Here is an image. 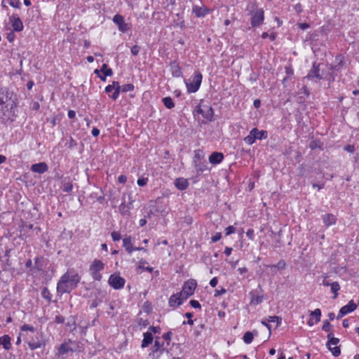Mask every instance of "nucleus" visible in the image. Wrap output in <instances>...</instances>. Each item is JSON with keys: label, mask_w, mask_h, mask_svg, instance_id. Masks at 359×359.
<instances>
[{"label": "nucleus", "mask_w": 359, "mask_h": 359, "mask_svg": "<svg viewBox=\"0 0 359 359\" xmlns=\"http://www.w3.org/2000/svg\"><path fill=\"white\" fill-rule=\"evenodd\" d=\"M236 231V228L233 226H229L225 229L226 236H229L231 233H233Z\"/></svg>", "instance_id": "13d9d810"}, {"label": "nucleus", "mask_w": 359, "mask_h": 359, "mask_svg": "<svg viewBox=\"0 0 359 359\" xmlns=\"http://www.w3.org/2000/svg\"><path fill=\"white\" fill-rule=\"evenodd\" d=\"M7 1L13 8H18L20 7L21 3L20 0H7Z\"/></svg>", "instance_id": "3c124183"}, {"label": "nucleus", "mask_w": 359, "mask_h": 359, "mask_svg": "<svg viewBox=\"0 0 359 359\" xmlns=\"http://www.w3.org/2000/svg\"><path fill=\"white\" fill-rule=\"evenodd\" d=\"M70 344H72V341L69 339L68 341H65L58 348V354L65 355L68 352H74V350L70 346Z\"/></svg>", "instance_id": "a211bd4d"}, {"label": "nucleus", "mask_w": 359, "mask_h": 359, "mask_svg": "<svg viewBox=\"0 0 359 359\" xmlns=\"http://www.w3.org/2000/svg\"><path fill=\"white\" fill-rule=\"evenodd\" d=\"M0 342L5 350H9L11 348V337L8 334L0 337Z\"/></svg>", "instance_id": "c756f323"}, {"label": "nucleus", "mask_w": 359, "mask_h": 359, "mask_svg": "<svg viewBox=\"0 0 359 359\" xmlns=\"http://www.w3.org/2000/svg\"><path fill=\"white\" fill-rule=\"evenodd\" d=\"M150 206L156 212L161 214L167 212V205L163 203L161 197H158L156 200H151L150 201Z\"/></svg>", "instance_id": "1a4fd4ad"}, {"label": "nucleus", "mask_w": 359, "mask_h": 359, "mask_svg": "<svg viewBox=\"0 0 359 359\" xmlns=\"http://www.w3.org/2000/svg\"><path fill=\"white\" fill-rule=\"evenodd\" d=\"M224 159V154L221 152L214 151L209 156V161L212 164H219Z\"/></svg>", "instance_id": "6ab92c4d"}, {"label": "nucleus", "mask_w": 359, "mask_h": 359, "mask_svg": "<svg viewBox=\"0 0 359 359\" xmlns=\"http://www.w3.org/2000/svg\"><path fill=\"white\" fill-rule=\"evenodd\" d=\"M16 96L7 88H0V123L7 124L15 121Z\"/></svg>", "instance_id": "f257e3e1"}, {"label": "nucleus", "mask_w": 359, "mask_h": 359, "mask_svg": "<svg viewBox=\"0 0 359 359\" xmlns=\"http://www.w3.org/2000/svg\"><path fill=\"white\" fill-rule=\"evenodd\" d=\"M168 304L170 307H176L182 304V299L179 297L178 293L173 294L170 296Z\"/></svg>", "instance_id": "b1692460"}, {"label": "nucleus", "mask_w": 359, "mask_h": 359, "mask_svg": "<svg viewBox=\"0 0 359 359\" xmlns=\"http://www.w3.org/2000/svg\"><path fill=\"white\" fill-rule=\"evenodd\" d=\"M125 283V279L116 273L111 274L108 280L109 285L115 290L123 288Z\"/></svg>", "instance_id": "6e6552de"}, {"label": "nucleus", "mask_w": 359, "mask_h": 359, "mask_svg": "<svg viewBox=\"0 0 359 359\" xmlns=\"http://www.w3.org/2000/svg\"><path fill=\"white\" fill-rule=\"evenodd\" d=\"M309 147L311 149H315L317 148L323 149V143L319 140H313L311 141L309 144Z\"/></svg>", "instance_id": "58836bf2"}, {"label": "nucleus", "mask_w": 359, "mask_h": 359, "mask_svg": "<svg viewBox=\"0 0 359 359\" xmlns=\"http://www.w3.org/2000/svg\"><path fill=\"white\" fill-rule=\"evenodd\" d=\"M9 21L12 25L13 31L21 32L23 29L24 26H23L22 22L21 21V20L18 14H15V13L13 14L9 18Z\"/></svg>", "instance_id": "ddd939ff"}, {"label": "nucleus", "mask_w": 359, "mask_h": 359, "mask_svg": "<svg viewBox=\"0 0 359 359\" xmlns=\"http://www.w3.org/2000/svg\"><path fill=\"white\" fill-rule=\"evenodd\" d=\"M130 207L126 204L125 195L122 197V202L119 206V212L123 216H128L130 214Z\"/></svg>", "instance_id": "4be33fe9"}, {"label": "nucleus", "mask_w": 359, "mask_h": 359, "mask_svg": "<svg viewBox=\"0 0 359 359\" xmlns=\"http://www.w3.org/2000/svg\"><path fill=\"white\" fill-rule=\"evenodd\" d=\"M81 277L74 271H67L60 278L57 284L58 293H70L80 282Z\"/></svg>", "instance_id": "f03ea898"}, {"label": "nucleus", "mask_w": 359, "mask_h": 359, "mask_svg": "<svg viewBox=\"0 0 359 359\" xmlns=\"http://www.w3.org/2000/svg\"><path fill=\"white\" fill-rule=\"evenodd\" d=\"M253 339L254 334L252 332L250 331L246 332L243 337V341L247 344H250Z\"/></svg>", "instance_id": "4c0bfd02"}, {"label": "nucleus", "mask_w": 359, "mask_h": 359, "mask_svg": "<svg viewBox=\"0 0 359 359\" xmlns=\"http://www.w3.org/2000/svg\"><path fill=\"white\" fill-rule=\"evenodd\" d=\"M162 102L165 107L169 109H172L175 107V103L170 97H165L163 98Z\"/></svg>", "instance_id": "473e14b6"}, {"label": "nucleus", "mask_w": 359, "mask_h": 359, "mask_svg": "<svg viewBox=\"0 0 359 359\" xmlns=\"http://www.w3.org/2000/svg\"><path fill=\"white\" fill-rule=\"evenodd\" d=\"M65 145L69 149H73L77 146V142L72 137H69V139L67 141Z\"/></svg>", "instance_id": "de8ad7c7"}, {"label": "nucleus", "mask_w": 359, "mask_h": 359, "mask_svg": "<svg viewBox=\"0 0 359 359\" xmlns=\"http://www.w3.org/2000/svg\"><path fill=\"white\" fill-rule=\"evenodd\" d=\"M174 184L175 187L180 191H184L187 189L189 187V182L187 180L183 177L177 178L174 182Z\"/></svg>", "instance_id": "aec40b11"}, {"label": "nucleus", "mask_w": 359, "mask_h": 359, "mask_svg": "<svg viewBox=\"0 0 359 359\" xmlns=\"http://www.w3.org/2000/svg\"><path fill=\"white\" fill-rule=\"evenodd\" d=\"M196 113L201 114L204 118L208 121L213 120L214 111L212 107L209 105H198L196 107L195 111Z\"/></svg>", "instance_id": "423d86ee"}, {"label": "nucleus", "mask_w": 359, "mask_h": 359, "mask_svg": "<svg viewBox=\"0 0 359 359\" xmlns=\"http://www.w3.org/2000/svg\"><path fill=\"white\" fill-rule=\"evenodd\" d=\"M252 133L255 134L257 140L266 139L268 137V133L266 130H259L257 128L252 129Z\"/></svg>", "instance_id": "7c9ffc66"}, {"label": "nucleus", "mask_w": 359, "mask_h": 359, "mask_svg": "<svg viewBox=\"0 0 359 359\" xmlns=\"http://www.w3.org/2000/svg\"><path fill=\"white\" fill-rule=\"evenodd\" d=\"M55 322L57 324H62L65 322V318L61 315H57L55 318Z\"/></svg>", "instance_id": "69168bd1"}, {"label": "nucleus", "mask_w": 359, "mask_h": 359, "mask_svg": "<svg viewBox=\"0 0 359 359\" xmlns=\"http://www.w3.org/2000/svg\"><path fill=\"white\" fill-rule=\"evenodd\" d=\"M134 90V85L133 83H127L121 86V91L127 93Z\"/></svg>", "instance_id": "a18cd8bd"}, {"label": "nucleus", "mask_w": 359, "mask_h": 359, "mask_svg": "<svg viewBox=\"0 0 359 359\" xmlns=\"http://www.w3.org/2000/svg\"><path fill=\"white\" fill-rule=\"evenodd\" d=\"M320 278H322V283H320V285H323V286H330L332 283H333V282L329 280V275L327 273L322 275L320 277L318 278V280Z\"/></svg>", "instance_id": "e433bc0d"}, {"label": "nucleus", "mask_w": 359, "mask_h": 359, "mask_svg": "<svg viewBox=\"0 0 359 359\" xmlns=\"http://www.w3.org/2000/svg\"><path fill=\"white\" fill-rule=\"evenodd\" d=\"M147 264V262L144 259H141L140 261H139V266H138V269H143V270H145L149 273H151L153 271H154V268L151 267V266H147V267H144V265Z\"/></svg>", "instance_id": "c9c22d12"}, {"label": "nucleus", "mask_w": 359, "mask_h": 359, "mask_svg": "<svg viewBox=\"0 0 359 359\" xmlns=\"http://www.w3.org/2000/svg\"><path fill=\"white\" fill-rule=\"evenodd\" d=\"M100 71L102 74H104V76H111L113 74V71L111 68L108 67L107 64H103L101 67Z\"/></svg>", "instance_id": "a19ab883"}, {"label": "nucleus", "mask_w": 359, "mask_h": 359, "mask_svg": "<svg viewBox=\"0 0 359 359\" xmlns=\"http://www.w3.org/2000/svg\"><path fill=\"white\" fill-rule=\"evenodd\" d=\"M339 342V339L338 338L334 337V339H332L331 340H327L326 346L327 348L332 352V354L334 357H338L341 354V350L339 346H335L334 348H332V345H337V344Z\"/></svg>", "instance_id": "4468645a"}, {"label": "nucleus", "mask_w": 359, "mask_h": 359, "mask_svg": "<svg viewBox=\"0 0 359 359\" xmlns=\"http://www.w3.org/2000/svg\"><path fill=\"white\" fill-rule=\"evenodd\" d=\"M357 308L356 304L353 302V300H351L348 302V304L342 306L341 309L344 311L346 314H348L353 311H355Z\"/></svg>", "instance_id": "c85d7f7f"}, {"label": "nucleus", "mask_w": 359, "mask_h": 359, "mask_svg": "<svg viewBox=\"0 0 359 359\" xmlns=\"http://www.w3.org/2000/svg\"><path fill=\"white\" fill-rule=\"evenodd\" d=\"M189 304L194 309H201V306L197 300L192 299L189 302Z\"/></svg>", "instance_id": "052dcab7"}, {"label": "nucleus", "mask_w": 359, "mask_h": 359, "mask_svg": "<svg viewBox=\"0 0 359 359\" xmlns=\"http://www.w3.org/2000/svg\"><path fill=\"white\" fill-rule=\"evenodd\" d=\"M267 320L269 323H276L277 327L280 326L282 323V318L277 316H269Z\"/></svg>", "instance_id": "37998d69"}, {"label": "nucleus", "mask_w": 359, "mask_h": 359, "mask_svg": "<svg viewBox=\"0 0 359 359\" xmlns=\"http://www.w3.org/2000/svg\"><path fill=\"white\" fill-rule=\"evenodd\" d=\"M158 337L155 340L154 344L152 347V353L159 352L162 354L163 352H168V351L163 347V343H160L158 340Z\"/></svg>", "instance_id": "bb28decb"}, {"label": "nucleus", "mask_w": 359, "mask_h": 359, "mask_svg": "<svg viewBox=\"0 0 359 359\" xmlns=\"http://www.w3.org/2000/svg\"><path fill=\"white\" fill-rule=\"evenodd\" d=\"M48 169V165L45 162L32 164L30 168L33 172H36L39 174H43L46 172Z\"/></svg>", "instance_id": "f3484780"}, {"label": "nucleus", "mask_w": 359, "mask_h": 359, "mask_svg": "<svg viewBox=\"0 0 359 359\" xmlns=\"http://www.w3.org/2000/svg\"><path fill=\"white\" fill-rule=\"evenodd\" d=\"M15 35L13 31L10 32L7 34L6 39L9 42H13L15 39Z\"/></svg>", "instance_id": "0e129e2a"}, {"label": "nucleus", "mask_w": 359, "mask_h": 359, "mask_svg": "<svg viewBox=\"0 0 359 359\" xmlns=\"http://www.w3.org/2000/svg\"><path fill=\"white\" fill-rule=\"evenodd\" d=\"M140 46L138 45H135L131 48V53L133 55H137L140 50Z\"/></svg>", "instance_id": "6e6d98bb"}, {"label": "nucleus", "mask_w": 359, "mask_h": 359, "mask_svg": "<svg viewBox=\"0 0 359 359\" xmlns=\"http://www.w3.org/2000/svg\"><path fill=\"white\" fill-rule=\"evenodd\" d=\"M285 69V73L287 74L288 77H290V76H292L293 74L294 71H293V68L291 65L286 66Z\"/></svg>", "instance_id": "680f3d73"}, {"label": "nucleus", "mask_w": 359, "mask_h": 359, "mask_svg": "<svg viewBox=\"0 0 359 359\" xmlns=\"http://www.w3.org/2000/svg\"><path fill=\"white\" fill-rule=\"evenodd\" d=\"M256 140L255 135L252 130L250 131L249 135L244 138L245 142L249 145L254 144Z\"/></svg>", "instance_id": "f704fd0d"}, {"label": "nucleus", "mask_w": 359, "mask_h": 359, "mask_svg": "<svg viewBox=\"0 0 359 359\" xmlns=\"http://www.w3.org/2000/svg\"><path fill=\"white\" fill-rule=\"evenodd\" d=\"M62 189L64 192L69 193L73 189V184L71 182H64L62 185Z\"/></svg>", "instance_id": "ea45409f"}, {"label": "nucleus", "mask_w": 359, "mask_h": 359, "mask_svg": "<svg viewBox=\"0 0 359 359\" xmlns=\"http://www.w3.org/2000/svg\"><path fill=\"white\" fill-rule=\"evenodd\" d=\"M41 296L43 299H46L48 302L51 301L52 294L47 287H43L42 289Z\"/></svg>", "instance_id": "79ce46f5"}, {"label": "nucleus", "mask_w": 359, "mask_h": 359, "mask_svg": "<svg viewBox=\"0 0 359 359\" xmlns=\"http://www.w3.org/2000/svg\"><path fill=\"white\" fill-rule=\"evenodd\" d=\"M246 235L250 240H254L255 234L253 229H249L246 232Z\"/></svg>", "instance_id": "774afa93"}, {"label": "nucleus", "mask_w": 359, "mask_h": 359, "mask_svg": "<svg viewBox=\"0 0 359 359\" xmlns=\"http://www.w3.org/2000/svg\"><path fill=\"white\" fill-rule=\"evenodd\" d=\"M322 219H323V224L326 226H330L331 225H333L337 222L336 217L333 214H331V213H327V214L323 215L322 216Z\"/></svg>", "instance_id": "412c9836"}, {"label": "nucleus", "mask_w": 359, "mask_h": 359, "mask_svg": "<svg viewBox=\"0 0 359 359\" xmlns=\"http://www.w3.org/2000/svg\"><path fill=\"white\" fill-rule=\"evenodd\" d=\"M250 304L252 305H258L261 304L264 299L263 295H256L254 292L252 291L250 292Z\"/></svg>", "instance_id": "cd10ccee"}, {"label": "nucleus", "mask_w": 359, "mask_h": 359, "mask_svg": "<svg viewBox=\"0 0 359 359\" xmlns=\"http://www.w3.org/2000/svg\"><path fill=\"white\" fill-rule=\"evenodd\" d=\"M123 245L129 254H131L134 251V247L132 244V237L130 236L123 239Z\"/></svg>", "instance_id": "393cba45"}, {"label": "nucleus", "mask_w": 359, "mask_h": 359, "mask_svg": "<svg viewBox=\"0 0 359 359\" xmlns=\"http://www.w3.org/2000/svg\"><path fill=\"white\" fill-rule=\"evenodd\" d=\"M332 325L330 323V322L327 320L323 321V325L322 326V330L325 332H330L332 330Z\"/></svg>", "instance_id": "49530a36"}, {"label": "nucleus", "mask_w": 359, "mask_h": 359, "mask_svg": "<svg viewBox=\"0 0 359 359\" xmlns=\"http://www.w3.org/2000/svg\"><path fill=\"white\" fill-rule=\"evenodd\" d=\"M105 264L101 260L95 259L89 267L90 273L94 280L100 281L102 276L101 271L104 269Z\"/></svg>", "instance_id": "20e7f679"}, {"label": "nucleus", "mask_w": 359, "mask_h": 359, "mask_svg": "<svg viewBox=\"0 0 359 359\" xmlns=\"http://www.w3.org/2000/svg\"><path fill=\"white\" fill-rule=\"evenodd\" d=\"M319 66L320 64H316V62H314L313 64L312 68L309 70L306 76H305V79L311 81H314V79H316V81L317 80H321L323 79V76L320 74Z\"/></svg>", "instance_id": "9d476101"}, {"label": "nucleus", "mask_w": 359, "mask_h": 359, "mask_svg": "<svg viewBox=\"0 0 359 359\" xmlns=\"http://www.w3.org/2000/svg\"><path fill=\"white\" fill-rule=\"evenodd\" d=\"M340 285L338 282L334 281L330 285L331 292L334 294L333 299H336L338 297V292L340 290Z\"/></svg>", "instance_id": "2f4dec72"}, {"label": "nucleus", "mask_w": 359, "mask_h": 359, "mask_svg": "<svg viewBox=\"0 0 359 359\" xmlns=\"http://www.w3.org/2000/svg\"><path fill=\"white\" fill-rule=\"evenodd\" d=\"M104 91L110 98L113 100H116L118 97L121 92L119 83L118 81H113L112 84L105 87Z\"/></svg>", "instance_id": "0eeeda50"}, {"label": "nucleus", "mask_w": 359, "mask_h": 359, "mask_svg": "<svg viewBox=\"0 0 359 359\" xmlns=\"http://www.w3.org/2000/svg\"><path fill=\"white\" fill-rule=\"evenodd\" d=\"M194 165L198 175H201L202 172L208 170L205 161L194 162Z\"/></svg>", "instance_id": "5701e85b"}, {"label": "nucleus", "mask_w": 359, "mask_h": 359, "mask_svg": "<svg viewBox=\"0 0 359 359\" xmlns=\"http://www.w3.org/2000/svg\"><path fill=\"white\" fill-rule=\"evenodd\" d=\"M143 336L144 339L142 341L141 346L142 348H146L152 343L154 338L151 332H144Z\"/></svg>", "instance_id": "a878e982"}, {"label": "nucleus", "mask_w": 359, "mask_h": 359, "mask_svg": "<svg viewBox=\"0 0 359 359\" xmlns=\"http://www.w3.org/2000/svg\"><path fill=\"white\" fill-rule=\"evenodd\" d=\"M221 238H222L221 233H217L215 235H214L211 238V240H212V242L215 243V242H217L218 241H219L221 239Z\"/></svg>", "instance_id": "338daca9"}, {"label": "nucleus", "mask_w": 359, "mask_h": 359, "mask_svg": "<svg viewBox=\"0 0 359 359\" xmlns=\"http://www.w3.org/2000/svg\"><path fill=\"white\" fill-rule=\"evenodd\" d=\"M147 182H148L147 178L142 177V178H139L137 180V183L140 187H143L147 184Z\"/></svg>", "instance_id": "bf43d9fd"}, {"label": "nucleus", "mask_w": 359, "mask_h": 359, "mask_svg": "<svg viewBox=\"0 0 359 359\" xmlns=\"http://www.w3.org/2000/svg\"><path fill=\"white\" fill-rule=\"evenodd\" d=\"M111 238H112L114 241H118L121 240V233L119 232H118V231H113L111 233Z\"/></svg>", "instance_id": "4d7b16f0"}, {"label": "nucleus", "mask_w": 359, "mask_h": 359, "mask_svg": "<svg viewBox=\"0 0 359 359\" xmlns=\"http://www.w3.org/2000/svg\"><path fill=\"white\" fill-rule=\"evenodd\" d=\"M196 286V281L194 279H189L184 283L182 291L183 294L186 293V297H191L194 294Z\"/></svg>", "instance_id": "9b49d317"}, {"label": "nucleus", "mask_w": 359, "mask_h": 359, "mask_svg": "<svg viewBox=\"0 0 359 359\" xmlns=\"http://www.w3.org/2000/svg\"><path fill=\"white\" fill-rule=\"evenodd\" d=\"M203 158V156L201 155V151H196L194 156L193 163L197 162V161H201Z\"/></svg>", "instance_id": "5fc2aeb1"}, {"label": "nucleus", "mask_w": 359, "mask_h": 359, "mask_svg": "<svg viewBox=\"0 0 359 359\" xmlns=\"http://www.w3.org/2000/svg\"><path fill=\"white\" fill-rule=\"evenodd\" d=\"M28 346L31 350H35L40 348L41 346V344L39 341H29Z\"/></svg>", "instance_id": "09e8293b"}, {"label": "nucleus", "mask_w": 359, "mask_h": 359, "mask_svg": "<svg viewBox=\"0 0 359 359\" xmlns=\"http://www.w3.org/2000/svg\"><path fill=\"white\" fill-rule=\"evenodd\" d=\"M285 262L283 259L280 260L276 265H273L271 267H276L277 269L282 270L285 268Z\"/></svg>", "instance_id": "864d4df0"}, {"label": "nucleus", "mask_w": 359, "mask_h": 359, "mask_svg": "<svg viewBox=\"0 0 359 359\" xmlns=\"http://www.w3.org/2000/svg\"><path fill=\"white\" fill-rule=\"evenodd\" d=\"M170 71L173 77H180L182 72L180 64L177 61L174 60L170 62Z\"/></svg>", "instance_id": "dca6fc26"}, {"label": "nucleus", "mask_w": 359, "mask_h": 359, "mask_svg": "<svg viewBox=\"0 0 359 359\" xmlns=\"http://www.w3.org/2000/svg\"><path fill=\"white\" fill-rule=\"evenodd\" d=\"M310 316L312 317V318L315 319V323H318L320 320L321 317V311L320 309H316L314 311H311L310 313Z\"/></svg>", "instance_id": "72a5a7b5"}, {"label": "nucleus", "mask_w": 359, "mask_h": 359, "mask_svg": "<svg viewBox=\"0 0 359 359\" xmlns=\"http://www.w3.org/2000/svg\"><path fill=\"white\" fill-rule=\"evenodd\" d=\"M20 329L22 331H30L32 332H34L36 330L35 327L28 324H24Z\"/></svg>", "instance_id": "8fccbe9b"}, {"label": "nucleus", "mask_w": 359, "mask_h": 359, "mask_svg": "<svg viewBox=\"0 0 359 359\" xmlns=\"http://www.w3.org/2000/svg\"><path fill=\"white\" fill-rule=\"evenodd\" d=\"M210 12V10L206 6H199L198 5H194L192 6V13L197 18H203Z\"/></svg>", "instance_id": "2eb2a0df"}, {"label": "nucleus", "mask_w": 359, "mask_h": 359, "mask_svg": "<svg viewBox=\"0 0 359 359\" xmlns=\"http://www.w3.org/2000/svg\"><path fill=\"white\" fill-rule=\"evenodd\" d=\"M202 79V74L198 72L194 74V75L189 80V81H185L188 93H193L198 91L201 86Z\"/></svg>", "instance_id": "39448f33"}, {"label": "nucleus", "mask_w": 359, "mask_h": 359, "mask_svg": "<svg viewBox=\"0 0 359 359\" xmlns=\"http://www.w3.org/2000/svg\"><path fill=\"white\" fill-rule=\"evenodd\" d=\"M226 292V290L222 287L220 290H216L215 291L214 297H217L218 296L225 294Z\"/></svg>", "instance_id": "e2e57ef3"}, {"label": "nucleus", "mask_w": 359, "mask_h": 359, "mask_svg": "<svg viewBox=\"0 0 359 359\" xmlns=\"http://www.w3.org/2000/svg\"><path fill=\"white\" fill-rule=\"evenodd\" d=\"M172 332L169 331L166 333H164L163 334V339L167 341V345L169 346L170 344V341L171 340V337H172Z\"/></svg>", "instance_id": "603ef678"}, {"label": "nucleus", "mask_w": 359, "mask_h": 359, "mask_svg": "<svg viewBox=\"0 0 359 359\" xmlns=\"http://www.w3.org/2000/svg\"><path fill=\"white\" fill-rule=\"evenodd\" d=\"M42 259L43 258L40 257H36L34 258V262H35L34 268L37 271H41L42 270V268H43V264H41Z\"/></svg>", "instance_id": "c03bdc74"}, {"label": "nucleus", "mask_w": 359, "mask_h": 359, "mask_svg": "<svg viewBox=\"0 0 359 359\" xmlns=\"http://www.w3.org/2000/svg\"><path fill=\"white\" fill-rule=\"evenodd\" d=\"M113 22L118 26L119 31L126 32L130 29V25L125 22L124 18L119 14H116L113 18Z\"/></svg>", "instance_id": "f8f14e48"}, {"label": "nucleus", "mask_w": 359, "mask_h": 359, "mask_svg": "<svg viewBox=\"0 0 359 359\" xmlns=\"http://www.w3.org/2000/svg\"><path fill=\"white\" fill-rule=\"evenodd\" d=\"M250 14L251 15L250 24L252 27H259L264 22V11L263 8L257 7L256 2H252L249 5Z\"/></svg>", "instance_id": "7ed1b4c3"}]
</instances>
